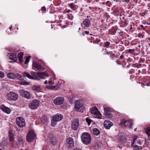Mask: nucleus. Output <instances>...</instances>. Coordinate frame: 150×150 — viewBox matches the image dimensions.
<instances>
[{
    "label": "nucleus",
    "mask_w": 150,
    "mask_h": 150,
    "mask_svg": "<svg viewBox=\"0 0 150 150\" xmlns=\"http://www.w3.org/2000/svg\"><path fill=\"white\" fill-rule=\"evenodd\" d=\"M81 138L82 142L84 144L88 145L91 143V137L89 133H83L81 136Z\"/></svg>",
    "instance_id": "nucleus-1"
},
{
    "label": "nucleus",
    "mask_w": 150,
    "mask_h": 150,
    "mask_svg": "<svg viewBox=\"0 0 150 150\" xmlns=\"http://www.w3.org/2000/svg\"><path fill=\"white\" fill-rule=\"evenodd\" d=\"M63 118V115L60 114L58 113L54 115L51 120V125L53 126L56 125L57 122L61 120Z\"/></svg>",
    "instance_id": "nucleus-2"
},
{
    "label": "nucleus",
    "mask_w": 150,
    "mask_h": 150,
    "mask_svg": "<svg viewBox=\"0 0 150 150\" xmlns=\"http://www.w3.org/2000/svg\"><path fill=\"white\" fill-rule=\"evenodd\" d=\"M36 135L33 130L29 131L27 136V140L28 142H31L35 139Z\"/></svg>",
    "instance_id": "nucleus-3"
},
{
    "label": "nucleus",
    "mask_w": 150,
    "mask_h": 150,
    "mask_svg": "<svg viewBox=\"0 0 150 150\" xmlns=\"http://www.w3.org/2000/svg\"><path fill=\"white\" fill-rule=\"evenodd\" d=\"M91 114L96 118L100 119L101 117V115L100 112L98 111V108L94 107L91 109Z\"/></svg>",
    "instance_id": "nucleus-4"
},
{
    "label": "nucleus",
    "mask_w": 150,
    "mask_h": 150,
    "mask_svg": "<svg viewBox=\"0 0 150 150\" xmlns=\"http://www.w3.org/2000/svg\"><path fill=\"white\" fill-rule=\"evenodd\" d=\"M31 75H30L26 72H24L23 73V75L31 79H35L37 80H39L40 79L38 77L37 73L35 72L32 71L31 72Z\"/></svg>",
    "instance_id": "nucleus-5"
},
{
    "label": "nucleus",
    "mask_w": 150,
    "mask_h": 150,
    "mask_svg": "<svg viewBox=\"0 0 150 150\" xmlns=\"http://www.w3.org/2000/svg\"><path fill=\"white\" fill-rule=\"evenodd\" d=\"M104 114L108 117H112L113 114L112 113L113 110L110 108L108 107L104 106Z\"/></svg>",
    "instance_id": "nucleus-6"
},
{
    "label": "nucleus",
    "mask_w": 150,
    "mask_h": 150,
    "mask_svg": "<svg viewBox=\"0 0 150 150\" xmlns=\"http://www.w3.org/2000/svg\"><path fill=\"white\" fill-rule=\"evenodd\" d=\"M75 109L77 111L83 112L85 110V108L82 104L77 102L75 104Z\"/></svg>",
    "instance_id": "nucleus-7"
},
{
    "label": "nucleus",
    "mask_w": 150,
    "mask_h": 150,
    "mask_svg": "<svg viewBox=\"0 0 150 150\" xmlns=\"http://www.w3.org/2000/svg\"><path fill=\"white\" fill-rule=\"evenodd\" d=\"M16 121V124L20 127H23L25 126V124L24 119L21 117H17Z\"/></svg>",
    "instance_id": "nucleus-8"
},
{
    "label": "nucleus",
    "mask_w": 150,
    "mask_h": 150,
    "mask_svg": "<svg viewBox=\"0 0 150 150\" xmlns=\"http://www.w3.org/2000/svg\"><path fill=\"white\" fill-rule=\"evenodd\" d=\"M39 105V102L37 100H32L29 105V107L32 109H35L37 108Z\"/></svg>",
    "instance_id": "nucleus-9"
},
{
    "label": "nucleus",
    "mask_w": 150,
    "mask_h": 150,
    "mask_svg": "<svg viewBox=\"0 0 150 150\" xmlns=\"http://www.w3.org/2000/svg\"><path fill=\"white\" fill-rule=\"evenodd\" d=\"M79 126V120L76 119L72 121L71 123V128L74 130H76Z\"/></svg>",
    "instance_id": "nucleus-10"
},
{
    "label": "nucleus",
    "mask_w": 150,
    "mask_h": 150,
    "mask_svg": "<svg viewBox=\"0 0 150 150\" xmlns=\"http://www.w3.org/2000/svg\"><path fill=\"white\" fill-rule=\"evenodd\" d=\"M16 76V77L20 81H18V83L19 84L21 85L28 84V83L24 80L23 76L19 74H17Z\"/></svg>",
    "instance_id": "nucleus-11"
},
{
    "label": "nucleus",
    "mask_w": 150,
    "mask_h": 150,
    "mask_svg": "<svg viewBox=\"0 0 150 150\" xmlns=\"http://www.w3.org/2000/svg\"><path fill=\"white\" fill-rule=\"evenodd\" d=\"M19 92L22 96L27 99H30L31 98V96L29 92L23 90H20Z\"/></svg>",
    "instance_id": "nucleus-12"
},
{
    "label": "nucleus",
    "mask_w": 150,
    "mask_h": 150,
    "mask_svg": "<svg viewBox=\"0 0 150 150\" xmlns=\"http://www.w3.org/2000/svg\"><path fill=\"white\" fill-rule=\"evenodd\" d=\"M64 99L62 96H59L54 99L53 100L54 103L57 105H61L63 103Z\"/></svg>",
    "instance_id": "nucleus-13"
},
{
    "label": "nucleus",
    "mask_w": 150,
    "mask_h": 150,
    "mask_svg": "<svg viewBox=\"0 0 150 150\" xmlns=\"http://www.w3.org/2000/svg\"><path fill=\"white\" fill-rule=\"evenodd\" d=\"M8 98L9 100H15L18 99V96L13 92H10L8 94Z\"/></svg>",
    "instance_id": "nucleus-14"
},
{
    "label": "nucleus",
    "mask_w": 150,
    "mask_h": 150,
    "mask_svg": "<svg viewBox=\"0 0 150 150\" xmlns=\"http://www.w3.org/2000/svg\"><path fill=\"white\" fill-rule=\"evenodd\" d=\"M49 141L50 143L52 144V145H54L57 144V141L55 137L53 135L50 134L49 137Z\"/></svg>",
    "instance_id": "nucleus-15"
},
{
    "label": "nucleus",
    "mask_w": 150,
    "mask_h": 150,
    "mask_svg": "<svg viewBox=\"0 0 150 150\" xmlns=\"http://www.w3.org/2000/svg\"><path fill=\"white\" fill-rule=\"evenodd\" d=\"M33 67L34 68L36 69L37 70L43 71L45 69V68L42 67L40 64H39L35 62H33Z\"/></svg>",
    "instance_id": "nucleus-16"
},
{
    "label": "nucleus",
    "mask_w": 150,
    "mask_h": 150,
    "mask_svg": "<svg viewBox=\"0 0 150 150\" xmlns=\"http://www.w3.org/2000/svg\"><path fill=\"white\" fill-rule=\"evenodd\" d=\"M66 145L69 147H72L74 146V142L73 139L69 137L66 140Z\"/></svg>",
    "instance_id": "nucleus-17"
},
{
    "label": "nucleus",
    "mask_w": 150,
    "mask_h": 150,
    "mask_svg": "<svg viewBox=\"0 0 150 150\" xmlns=\"http://www.w3.org/2000/svg\"><path fill=\"white\" fill-rule=\"evenodd\" d=\"M112 125V123L108 120H105L104 122V126L107 129H109Z\"/></svg>",
    "instance_id": "nucleus-18"
},
{
    "label": "nucleus",
    "mask_w": 150,
    "mask_h": 150,
    "mask_svg": "<svg viewBox=\"0 0 150 150\" xmlns=\"http://www.w3.org/2000/svg\"><path fill=\"white\" fill-rule=\"evenodd\" d=\"M37 75L38 77H39L41 79H46L49 76V75L47 74L44 72L41 73L38 72L37 73Z\"/></svg>",
    "instance_id": "nucleus-19"
},
{
    "label": "nucleus",
    "mask_w": 150,
    "mask_h": 150,
    "mask_svg": "<svg viewBox=\"0 0 150 150\" xmlns=\"http://www.w3.org/2000/svg\"><path fill=\"white\" fill-rule=\"evenodd\" d=\"M0 108L4 112L8 114H9L11 112L10 109L4 105H1L0 106Z\"/></svg>",
    "instance_id": "nucleus-20"
},
{
    "label": "nucleus",
    "mask_w": 150,
    "mask_h": 150,
    "mask_svg": "<svg viewBox=\"0 0 150 150\" xmlns=\"http://www.w3.org/2000/svg\"><path fill=\"white\" fill-rule=\"evenodd\" d=\"M134 139L133 142V144H139V145L142 144L143 142L141 139H138L137 137L135 135H134Z\"/></svg>",
    "instance_id": "nucleus-21"
},
{
    "label": "nucleus",
    "mask_w": 150,
    "mask_h": 150,
    "mask_svg": "<svg viewBox=\"0 0 150 150\" xmlns=\"http://www.w3.org/2000/svg\"><path fill=\"white\" fill-rule=\"evenodd\" d=\"M83 24L86 27H88L91 24L90 21L88 18L85 19L83 22Z\"/></svg>",
    "instance_id": "nucleus-22"
},
{
    "label": "nucleus",
    "mask_w": 150,
    "mask_h": 150,
    "mask_svg": "<svg viewBox=\"0 0 150 150\" xmlns=\"http://www.w3.org/2000/svg\"><path fill=\"white\" fill-rule=\"evenodd\" d=\"M9 57L10 59L16 61L17 59L16 55L13 53H10L9 54Z\"/></svg>",
    "instance_id": "nucleus-23"
},
{
    "label": "nucleus",
    "mask_w": 150,
    "mask_h": 150,
    "mask_svg": "<svg viewBox=\"0 0 150 150\" xmlns=\"http://www.w3.org/2000/svg\"><path fill=\"white\" fill-rule=\"evenodd\" d=\"M16 75L13 73H8L7 74V77L11 79H14L16 78Z\"/></svg>",
    "instance_id": "nucleus-24"
},
{
    "label": "nucleus",
    "mask_w": 150,
    "mask_h": 150,
    "mask_svg": "<svg viewBox=\"0 0 150 150\" xmlns=\"http://www.w3.org/2000/svg\"><path fill=\"white\" fill-rule=\"evenodd\" d=\"M32 89L33 90L37 91H39L40 90V86L39 85H34Z\"/></svg>",
    "instance_id": "nucleus-25"
},
{
    "label": "nucleus",
    "mask_w": 150,
    "mask_h": 150,
    "mask_svg": "<svg viewBox=\"0 0 150 150\" xmlns=\"http://www.w3.org/2000/svg\"><path fill=\"white\" fill-rule=\"evenodd\" d=\"M41 120L43 124L47 123L48 122V119L45 116H43L41 117Z\"/></svg>",
    "instance_id": "nucleus-26"
},
{
    "label": "nucleus",
    "mask_w": 150,
    "mask_h": 150,
    "mask_svg": "<svg viewBox=\"0 0 150 150\" xmlns=\"http://www.w3.org/2000/svg\"><path fill=\"white\" fill-rule=\"evenodd\" d=\"M93 133L96 136L100 134V132L99 130L97 128H94L93 130Z\"/></svg>",
    "instance_id": "nucleus-27"
},
{
    "label": "nucleus",
    "mask_w": 150,
    "mask_h": 150,
    "mask_svg": "<svg viewBox=\"0 0 150 150\" xmlns=\"http://www.w3.org/2000/svg\"><path fill=\"white\" fill-rule=\"evenodd\" d=\"M133 150H141L142 149V147L138 145H135L133 146Z\"/></svg>",
    "instance_id": "nucleus-28"
},
{
    "label": "nucleus",
    "mask_w": 150,
    "mask_h": 150,
    "mask_svg": "<svg viewBox=\"0 0 150 150\" xmlns=\"http://www.w3.org/2000/svg\"><path fill=\"white\" fill-rule=\"evenodd\" d=\"M145 132L149 137V139L150 137V127L146 128Z\"/></svg>",
    "instance_id": "nucleus-29"
},
{
    "label": "nucleus",
    "mask_w": 150,
    "mask_h": 150,
    "mask_svg": "<svg viewBox=\"0 0 150 150\" xmlns=\"http://www.w3.org/2000/svg\"><path fill=\"white\" fill-rule=\"evenodd\" d=\"M68 6L70 7L73 10H75L76 9L75 5L73 3H71L69 5H68Z\"/></svg>",
    "instance_id": "nucleus-30"
},
{
    "label": "nucleus",
    "mask_w": 150,
    "mask_h": 150,
    "mask_svg": "<svg viewBox=\"0 0 150 150\" xmlns=\"http://www.w3.org/2000/svg\"><path fill=\"white\" fill-rule=\"evenodd\" d=\"M9 139L10 141H12L13 140L14 138L13 137V134L11 133L10 132L9 134Z\"/></svg>",
    "instance_id": "nucleus-31"
},
{
    "label": "nucleus",
    "mask_w": 150,
    "mask_h": 150,
    "mask_svg": "<svg viewBox=\"0 0 150 150\" xmlns=\"http://www.w3.org/2000/svg\"><path fill=\"white\" fill-rule=\"evenodd\" d=\"M56 87L54 86H47V88L49 89H50L51 90H54V89L56 88Z\"/></svg>",
    "instance_id": "nucleus-32"
},
{
    "label": "nucleus",
    "mask_w": 150,
    "mask_h": 150,
    "mask_svg": "<svg viewBox=\"0 0 150 150\" xmlns=\"http://www.w3.org/2000/svg\"><path fill=\"white\" fill-rule=\"evenodd\" d=\"M86 121L88 123V125H90L91 124L92 121L91 120L90 118L88 117L86 118Z\"/></svg>",
    "instance_id": "nucleus-33"
},
{
    "label": "nucleus",
    "mask_w": 150,
    "mask_h": 150,
    "mask_svg": "<svg viewBox=\"0 0 150 150\" xmlns=\"http://www.w3.org/2000/svg\"><path fill=\"white\" fill-rule=\"evenodd\" d=\"M128 122L130 123L129 125V128L130 129H132V128H133L132 126H133V124H134L133 122L132 121V120H129V121H128Z\"/></svg>",
    "instance_id": "nucleus-34"
},
{
    "label": "nucleus",
    "mask_w": 150,
    "mask_h": 150,
    "mask_svg": "<svg viewBox=\"0 0 150 150\" xmlns=\"http://www.w3.org/2000/svg\"><path fill=\"white\" fill-rule=\"evenodd\" d=\"M128 121H129V120H125V119H122L121 121V124L122 125H123L125 124L127 122H128Z\"/></svg>",
    "instance_id": "nucleus-35"
},
{
    "label": "nucleus",
    "mask_w": 150,
    "mask_h": 150,
    "mask_svg": "<svg viewBox=\"0 0 150 150\" xmlns=\"http://www.w3.org/2000/svg\"><path fill=\"white\" fill-rule=\"evenodd\" d=\"M110 42H106L104 44V46L105 47H106L108 48V47L110 45Z\"/></svg>",
    "instance_id": "nucleus-36"
},
{
    "label": "nucleus",
    "mask_w": 150,
    "mask_h": 150,
    "mask_svg": "<svg viewBox=\"0 0 150 150\" xmlns=\"http://www.w3.org/2000/svg\"><path fill=\"white\" fill-rule=\"evenodd\" d=\"M30 56H29V57H26V60L25 62V64H26L29 62V60H30Z\"/></svg>",
    "instance_id": "nucleus-37"
},
{
    "label": "nucleus",
    "mask_w": 150,
    "mask_h": 150,
    "mask_svg": "<svg viewBox=\"0 0 150 150\" xmlns=\"http://www.w3.org/2000/svg\"><path fill=\"white\" fill-rule=\"evenodd\" d=\"M23 53L22 52H20L18 54V58H22L23 56Z\"/></svg>",
    "instance_id": "nucleus-38"
},
{
    "label": "nucleus",
    "mask_w": 150,
    "mask_h": 150,
    "mask_svg": "<svg viewBox=\"0 0 150 150\" xmlns=\"http://www.w3.org/2000/svg\"><path fill=\"white\" fill-rule=\"evenodd\" d=\"M5 76V75L4 73L2 71H0V77L1 78H4Z\"/></svg>",
    "instance_id": "nucleus-39"
},
{
    "label": "nucleus",
    "mask_w": 150,
    "mask_h": 150,
    "mask_svg": "<svg viewBox=\"0 0 150 150\" xmlns=\"http://www.w3.org/2000/svg\"><path fill=\"white\" fill-rule=\"evenodd\" d=\"M135 50L134 49H129L128 50L129 52L130 53H133L134 52Z\"/></svg>",
    "instance_id": "nucleus-40"
},
{
    "label": "nucleus",
    "mask_w": 150,
    "mask_h": 150,
    "mask_svg": "<svg viewBox=\"0 0 150 150\" xmlns=\"http://www.w3.org/2000/svg\"><path fill=\"white\" fill-rule=\"evenodd\" d=\"M48 83L50 85H52L54 83V82L52 81H48Z\"/></svg>",
    "instance_id": "nucleus-41"
},
{
    "label": "nucleus",
    "mask_w": 150,
    "mask_h": 150,
    "mask_svg": "<svg viewBox=\"0 0 150 150\" xmlns=\"http://www.w3.org/2000/svg\"><path fill=\"white\" fill-rule=\"evenodd\" d=\"M120 19L121 20H122V19H124V15H120Z\"/></svg>",
    "instance_id": "nucleus-42"
},
{
    "label": "nucleus",
    "mask_w": 150,
    "mask_h": 150,
    "mask_svg": "<svg viewBox=\"0 0 150 150\" xmlns=\"http://www.w3.org/2000/svg\"><path fill=\"white\" fill-rule=\"evenodd\" d=\"M19 62L21 63H22L23 62V60L22 58H18Z\"/></svg>",
    "instance_id": "nucleus-43"
},
{
    "label": "nucleus",
    "mask_w": 150,
    "mask_h": 150,
    "mask_svg": "<svg viewBox=\"0 0 150 150\" xmlns=\"http://www.w3.org/2000/svg\"><path fill=\"white\" fill-rule=\"evenodd\" d=\"M46 8L45 7L43 6L41 8V9L42 11H45L46 10Z\"/></svg>",
    "instance_id": "nucleus-44"
},
{
    "label": "nucleus",
    "mask_w": 150,
    "mask_h": 150,
    "mask_svg": "<svg viewBox=\"0 0 150 150\" xmlns=\"http://www.w3.org/2000/svg\"><path fill=\"white\" fill-rule=\"evenodd\" d=\"M85 33L86 34H89V32L88 31H86L85 32Z\"/></svg>",
    "instance_id": "nucleus-45"
},
{
    "label": "nucleus",
    "mask_w": 150,
    "mask_h": 150,
    "mask_svg": "<svg viewBox=\"0 0 150 150\" xmlns=\"http://www.w3.org/2000/svg\"><path fill=\"white\" fill-rule=\"evenodd\" d=\"M47 83H48V81H47V80H46L45 81L44 83L45 84H47Z\"/></svg>",
    "instance_id": "nucleus-46"
},
{
    "label": "nucleus",
    "mask_w": 150,
    "mask_h": 150,
    "mask_svg": "<svg viewBox=\"0 0 150 150\" xmlns=\"http://www.w3.org/2000/svg\"><path fill=\"white\" fill-rule=\"evenodd\" d=\"M74 150H81V149L77 148H76L74 149Z\"/></svg>",
    "instance_id": "nucleus-47"
},
{
    "label": "nucleus",
    "mask_w": 150,
    "mask_h": 150,
    "mask_svg": "<svg viewBox=\"0 0 150 150\" xmlns=\"http://www.w3.org/2000/svg\"><path fill=\"white\" fill-rule=\"evenodd\" d=\"M70 11L69 10H68L67 11V13H69L70 12Z\"/></svg>",
    "instance_id": "nucleus-48"
},
{
    "label": "nucleus",
    "mask_w": 150,
    "mask_h": 150,
    "mask_svg": "<svg viewBox=\"0 0 150 150\" xmlns=\"http://www.w3.org/2000/svg\"><path fill=\"white\" fill-rule=\"evenodd\" d=\"M140 27H141V28H144V27L142 25H141Z\"/></svg>",
    "instance_id": "nucleus-49"
},
{
    "label": "nucleus",
    "mask_w": 150,
    "mask_h": 150,
    "mask_svg": "<svg viewBox=\"0 0 150 150\" xmlns=\"http://www.w3.org/2000/svg\"><path fill=\"white\" fill-rule=\"evenodd\" d=\"M80 29H81V28H79V30H80Z\"/></svg>",
    "instance_id": "nucleus-50"
},
{
    "label": "nucleus",
    "mask_w": 150,
    "mask_h": 150,
    "mask_svg": "<svg viewBox=\"0 0 150 150\" xmlns=\"http://www.w3.org/2000/svg\"><path fill=\"white\" fill-rule=\"evenodd\" d=\"M108 2H109V1H107V2H106V3H108Z\"/></svg>",
    "instance_id": "nucleus-51"
},
{
    "label": "nucleus",
    "mask_w": 150,
    "mask_h": 150,
    "mask_svg": "<svg viewBox=\"0 0 150 150\" xmlns=\"http://www.w3.org/2000/svg\"><path fill=\"white\" fill-rule=\"evenodd\" d=\"M89 17V16H87V18H88Z\"/></svg>",
    "instance_id": "nucleus-52"
},
{
    "label": "nucleus",
    "mask_w": 150,
    "mask_h": 150,
    "mask_svg": "<svg viewBox=\"0 0 150 150\" xmlns=\"http://www.w3.org/2000/svg\"><path fill=\"white\" fill-rule=\"evenodd\" d=\"M90 35H92V34H91Z\"/></svg>",
    "instance_id": "nucleus-53"
},
{
    "label": "nucleus",
    "mask_w": 150,
    "mask_h": 150,
    "mask_svg": "<svg viewBox=\"0 0 150 150\" xmlns=\"http://www.w3.org/2000/svg\"><path fill=\"white\" fill-rule=\"evenodd\" d=\"M0 150H2V149H0Z\"/></svg>",
    "instance_id": "nucleus-54"
},
{
    "label": "nucleus",
    "mask_w": 150,
    "mask_h": 150,
    "mask_svg": "<svg viewBox=\"0 0 150 150\" xmlns=\"http://www.w3.org/2000/svg\"><path fill=\"white\" fill-rule=\"evenodd\" d=\"M10 28H11V27H10Z\"/></svg>",
    "instance_id": "nucleus-55"
},
{
    "label": "nucleus",
    "mask_w": 150,
    "mask_h": 150,
    "mask_svg": "<svg viewBox=\"0 0 150 150\" xmlns=\"http://www.w3.org/2000/svg\"><path fill=\"white\" fill-rule=\"evenodd\" d=\"M10 28H11V27H10Z\"/></svg>",
    "instance_id": "nucleus-56"
}]
</instances>
